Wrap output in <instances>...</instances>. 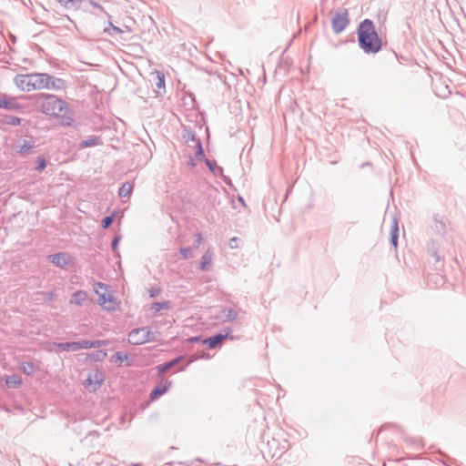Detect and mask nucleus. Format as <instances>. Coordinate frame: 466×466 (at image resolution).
<instances>
[{
  "mask_svg": "<svg viewBox=\"0 0 466 466\" xmlns=\"http://www.w3.org/2000/svg\"><path fill=\"white\" fill-rule=\"evenodd\" d=\"M358 42L360 47L366 54H376L382 47L381 39L375 29L374 23L370 19L361 21L357 28Z\"/></svg>",
  "mask_w": 466,
  "mask_h": 466,
  "instance_id": "nucleus-1",
  "label": "nucleus"
},
{
  "mask_svg": "<svg viewBox=\"0 0 466 466\" xmlns=\"http://www.w3.org/2000/svg\"><path fill=\"white\" fill-rule=\"evenodd\" d=\"M35 103L40 111L48 116H61L62 112L70 111L66 102L54 95L39 94Z\"/></svg>",
  "mask_w": 466,
  "mask_h": 466,
  "instance_id": "nucleus-2",
  "label": "nucleus"
},
{
  "mask_svg": "<svg viewBox=\"0 0 466 466\" xmlns=\"http://www.w3.org/2000/svg\"><path fill=\"white\" fill-rule=\"evenodd\" d=\"M46 78L44 73L16 75L14 78V83L20 90L30 92L32 90L44 88L46 82L44 83L43 79Z\"/></svg>",
  "mask_w": 466,
  "mask_h": 466,
  "instance_id": "nucleus-3",
  "label": "nucleus"
},
{
  "mask_svg": "<svg viewBox=\"0 0 466 466\" xmlns=\"http://www.w3.org/2000/svg\"><path fill=\"white\" fill-rule=\"evenodd\" d=\"M157 338L151 332L149 327L133 329L128 333V342L132 345H142L147 342L156 341Z\"/></svg>",
  "mask_w": 466,
  "mask_h": 466,
  "instance_id": "nucleus-4",
  "label": "nucleus"
},
{
  "mask_svg": "<svg viewBox=\"0 0 466 466\" xmlns=\"http://www.w3.org/2000/svg\"><path fill=\"white\" fill-rule=\"evenodd\" d=\"M108 286L102 282H96L94 285V290L98 295L99 304L106 310L115 309L114 297L107 292Z\"/></svg>",
  "mask_w": 466,
  "mask_h": 466,
  "instance_id": "nucleus-5",
  "label": "nucleus"
},
{
  "mask_svg": "<svg viewBox=\"0 0 466 466\" xmlns=\"http://www.w3.org/2000/svg\"><path fill=\"white\" fill-rule=\"evenodd\" d=\"M349 14L347 9L338 11L331 19L332 30L335 34L341 33L349 25Z\"/></svg>",
  "mask_w": 466,
  "mask_h": 466,
  "instance_id": "nucleus-6",
  "label": "nucleus"
},
{
  "mask_svg": "<svg viewBox=\"0 0 466 466\" xmlns=\"http://www.w3.org/2000/svg\"><path fill=\"white\" fill-rule=\"evenodd\" d=\"M223 332L217 333L211 337H208L207 339H204L202 340V344L207 345L208 349L213 350L218 348L221 345L222 341L226 339H233V337L230 335L231 329L230 328H225L223 329Z\"/></svg>",
  "mask_w": 466,
  "mask_h": 466,
  "instance_id": "nucleus-7",
  "label": "nucleus"
},
{
  "mask_svg": "<svg viewBox=\"0 0 466 466\" xmlns=\"http://www.w3.org/2000/svg\"><path fill=\"white\" fill-rule=\"evenodd\" d=\"M54 347L56 351H77L82 349H87V340L55 342Z\"/></svg>",
  "mask_w": 466,
  "mask_h": 466,
  "instance_id": "nucleus-8",
  "label": "nucleus"
},
{
  "mask_svg": "<svg viewBox=\"0 0 466 466\" xmlns=\"http://www.w3.org/2000/svg\"><path fill=\"white\" fill-rule=\"evenodd\" d=\"M47 258L54 265L63 269H66L68 265L73 263L72 257L65 252L51 254Z\"/></svg>",
  "mask_w": 466,
  "mask_h": 466,
  "instance_id": "nucleus-9",
  "label": "nucleus"
},
{
  "mask_svg": "<svg viewBox=\"0 0 466 466\" xmlns=\"http://www.w3.org/2000/svg\"><path fill=\"white\" fill-rule=\"evenodd\" d=\"M0 108L20 112L24 109V106L18 103L16 97L3 95L0 96Z\"/></svg>",
  "mask_w": 466,
  "mask_h": 466,
  "instance_id": "nucleus-10",
  "label": "nucleus"
},
{
  "mask_svg": "<svg viewBox=\"0 0 466 466\" xmlns=\"http://www.w3.org/2000/svg\"><path fill=\"white\" fill-rule=\"evenodd\" d=\"M44 75L46 77H47L46 79H43L44 83L46 82V85L44 86V88L61 90L66 86V82L63 79L52 76L45 73Z\"/></svg>",
  "mask_w": 466,
  "mask_h": 466,
  "instance_id": "nucleus-11",
  "label": "nucleus"
},
{
  "mask_svg": "<svg viewBox=\"0 0 466 466\" xmlns=\"http://www.w3.org/2000/svg\"><path fill=\"white\" fill-rule=\"evenodd\" d=\"M171 385L172 382L170 380H166L165 382H161L160 384L157 385L150 392V399L156 400L158 397L164 395L168 391Z\"/></svg>",
  "mask_w": 466,
  "mask_h": 466,
  "instance_id": "nucleus-12",
  "label": "nucleus"
},
{
  "mask_svg": "<svg viewBox=\"0 0 466 466\" xmlns=\"http://www.w3.org/2000/svg\"><path fill=\"white\" fill-rule=\"evenodd\" d=\"M183 360V356H178L170 361L159 364L157 366V373L158 375H163L167 370L175 367L177 364H178Z\"/></svg>",
  "mask_w": 466,
  "mask_h": 466,
  "instance_id": "nucleus-13",
  "label": "nucleus"
},
{
  "mask_svg": "<svg viewBox=\"0 0 466 466\" xmlns=\"http://www.w3.org/2000/svg\"><path fill=\"white\" fill-rule=\"evenodd\" d=\"M155 85L156 87L157 88V90L156 91V96H162L166 93V87L165 75L160 71H157V81Z\"/></svg>",
  "mask_w": 466,
  "mask_h": 466,
  "instance_id": "nucleus-14",
  "label": "nucleus"
},
{
  "mask_svg": "<svg viewBox=\"0 0 466 466\" xmlns=\"http://www.w3.org/2000/svg\"><path fill=\"white\" fill-rule=\"evenodd\" d=\"M398 239H399V225L396 218L393 219L391 227H390V244L397 248L398 247Z\"/></svg>",
  "mask_w": 466,
  "mask_h": 466,
  "instance_id": "nucleus-15",
  "label": "nucleus"
},
{
  "mask_svg": "<svg viewBox=\"0 0 466 466\" xmlns=\"http://www.w3.org/2000/svg\"><path fill=\"white\" fill-rule=\"evenodd\" d=\"M102 145V139L98 136H92L87 139L82 140L79 144L80 148H86L89 147H95Z\"/></svg>",
  "mask_w": 466,
  "mask_h": 466,
  "instance_id": "nucleus-16",
  "label": "nucleus"
},
{
  "mask_svg": "<svg viewBox=\"0 0 466 466\" xmlns=\"http://www.w3.org/2000/svg\"><path fill=\"white\" fill-rule=\"evenodd\" d=\"M87 299V293L84 290H77L73 293L70 303L81 306L83 302Z\"/></svg>",
  "mask_w": 466,
  "mask_h": 466,
  "instance_id": "nucleus-17",
  "label": "nucleus"
},
{
  "mask_svg": "<svg viewBox=\"0 0 466 466\" xmlns=\"http://www.w3.org/2000/svg\"><path fill=\"white\" fill-rule=\"evenodd\" d=\"M238 313L230 308H223L221 309V319L223 322L233 321L237 319Z\"/></svg>",
  "mask_w": 466,
  "mask_h": 466,
  "instance_id": "nucleus-18",
  "label": "nucleus"
},
{
  "mask_svg": "<svg viewBox=\"0 0 466 466\" xmlns=\"http://www.w3.org/2000/svg\"><path fill=\"white\" fill-rule=\"evenodd\" d=\"M86 382L88 384H94L93 386V389L92 390L93 391H96V390H98L101 385L103 384L104 382V377H103V374L100 373V372H96L95 375H94V380L89 376L86 380Z\"/></svg>",
  "mask_w": 466,
  "mask_h": 466,
  "instance_id": "nucleus-19",
  "label": "nucleus"
},
{
  "mask_svg": "<svg viewBox=\"0 0 466 466\" xmlns=\"http://www.w3.org/2000/svg\"><path fill=\"white\" fill-rule=\"evenodd\" d=\"M22 119L18 116H10V115H2L1 122L5 125H9L12 127H16L21 125Z\"/></svg>",
  "mask_w": 466,
  "mask_h": 466,
  "instance_id": "nucleus-20",
  "label": "nucleus"
},
{
  "mask_svg": "<svg viewBox=\"0 0 466 466\" xmlns=\"http://www.w3.org/2000/svg\"><path fill=\"white\" fill-rule=\"evenodd\" d=\"M35 147L34 142L24 140L22 146L17 150V153L22 157H26L30 154L31 149Z\"/></svg>",
  "mask_w": 466,
  "mask_h": 466,
  "instance_id": "nucleus-21",
  "label": "nucleus"
},
{
  "mask_svg": "<svg viewBox=\"0 0 466 466\" xmlns=\"http://www.w3.org/2000/svg\"><path fill=\"white\" fill-rule=\"evenodd\" d=\"M132 190H133V184L128 181H126L120 187V188L118 190V196L120 198L129 197L132 193Z\"/></svg>",
  "mask_w": 466,
  "mask_h": 466,
  "instance_id": "nucleus-22",
  "label": "nucleus"
},
{
  "mask_svg": "<svg viewBox=\"0 0 466 466\" xmlns=\"http://www.w3.org/2000/svg\"><path fill=\"white\" fill-rule=\"evenodd\" d=\"M106 357V352L102 350H96L87 354L86 359H89L91 361L98 362L103 361Z\"/></svg>",
  "mask_w": 466,
  "mask_h": 466,
  "instance_id": "nucleus-23",
  "label": "nucleus"
},
{
  "mask_svg": "<svg viewBox=\"0 0 466 466\" xmlns=\"http://www.w3.org/2000/svg\"><path fill=\"white\" fill-rule=\"evenodd\" d=\"M205 163L206 165L208 166V169L216 176H220L222 175V172H223V168L217 165V163L213 160H210V159H208L206 158L205 159Z\"/></svg>",
  "mask_w": 466,
  "mask_h": 466,
  "instance_id": "nucleus-24",
  "label": "nucleus"
},
{
  "mask_svg": "<svg viewBox=\"0 0 466 466\" xmlns=\"http://www.w3.org/2000/svg\"><path fill=\"white\" fill-rule=\"evenodd\" d=\"M171 308V302L169 300L162 302H154L151 304L150 309L155 312H158L161 309H169Z\"/></svg>",
  "mask_w": 466,
  "mask_h": 466,
  "instance_id": "nucleus-25",
  "label": "nucleus"
},
{
  "mask_svg": "<svg viewBox=\"0 0 466 466\" xmlns=\"http://www.w3.org/2000/svg\"><path fill=\"white\" fill-rule=\"evenodd\" d=\"M435 232L440 235H444L446 232V225L442 220H439L436 218H434V225L432 226Z\"/></svg>",
  "mask_w": 466,
  "mask_h": 466,
  "instance_id": "nucleus-26",
  "label": "nucleus"
},
{
  "mask_svg": "<svg viewBox=\"0 0 466 466\" xmlns=\"http://www.w3.org/2000/svg\"><path fill=\"white\" fill-rule=\"evenodd\" d=\"M68 112H62L61 116H56V117L61 118V125L66 127H70L74 123V119L71 116L67 115Z\"/></svg>",
  "mask_w": 466,
  "mask_h": 466,
  "instance_id": "nucleus-27",
  "label": "nucleus"
},
{
  "mask_svg": "<svg viewBox=\"0 0 466 466\" xmlns=\"http://www.w3.org/2000/svg\"><path fill=\"white\" fill-rule=\"evenodd\" d=\"M211 259H212V256H211V254H209L208 252H206V253L202 256L201 263H200V268H201L202 270H207V269H208L209 265H210V263H211Z\"/></svg>",
  "mask_w": 466,
  "mask_h": 466,
  "instance_id": "nucleus-28",
  "label": "nucleus"
},
{
  "mask_svg": "<svg viewBox=\"0 0 466 466\" xmlns=\"http://www.w3.org/2000/svg\"><path fill=\"white\" fill-rule=\"evenodd\" d=\"M35 169L36 171H43L46 167V160L43 155L36 157Z\"/></svg>",
  "mask_w": 466,
  "mask_h": 466,
  "instance_id": "nucleus-29",
  "label": "nucleus"
},
{
  "mask_svg": "<svg viewBox=\"0 0 466 466\" xmlns=\"http://www.w3.org/2000/svg\"><path fill=\"white\" fill-rule=\"evenodd\" d=\"M107 344H108V340H106V339L87 340V349L100 348V347L106 346Z\"/></svg>",
  "mask_w": 466,
  "mask_h": 466,
  "instance_id": "nucleus-30",
  "label": "nucleus"
},
{
  "mask_svg": "<svg viewBox=\"0 0 466 466\" xmlns=\"http://www.w3.org/2000/svg\"><path fill=\"white\" fill-rule=\"evenodd\" d=\"M21 369L26 375H31L35 371V366L32 362H23Z\"/></svg>",
  "mask_w": 466,
  "mask_h": 466,
  "instance_id": "nucleus-31",
  "label": "nucleus"
},
{
  "mask_svg": "<svg viewBox=\"0 0 466 466\" xmlns=\"http://www.w3.org/2000/svg\"><path fill=\"white\" fill-rule=\"evenodd\" d=\"M219 195V192L217 188L215 187H210L208 189V196L210 198H213V202H212V205L215 206L216 204H219L220 201L219 200H217V198L218 196Z\"/></svg>",
  "mask_w": 466,
  "mask_h": 466,
  "instance_id": "nucleus-32",
  "label": "nucleus"
},
{
  "mask_svg": "<svg viewBox=\"0 0 466 466\" xmlns=\"http://www.w3.org/2000/svg\"><path fill=\"white\" fill-rule=\"evenodd\" d=\"M66 1L68 4L66 6V8L78 10L81 7V4H82L83 0H66Z\"/></svg>",
  "mask_w": 466,
  "mask_h": 466,
  "instance_id": "nucleus-33",
  "label": "nucleus"
},
{
  "mask_svg": "<svg viewBox=\"0 0 466 466\" xmlns=\"http://www.w3.org/2000/svg\"><path fill=\"white\" fill-rule=\"evenodd\" d=\"M114 215L106 216L101 221V227L103 228H108L114 222Z\"/></svg>",
  "mask_w": 466,
  "mask_h": 466,
  "instance_id": "nucleus-34",
  "label": "nucleus"
},
{
  "mask_svg": "<svg viewBox=\"0 0 466 466\" xmlns=\"http://www.w3.org/2000/svg\"><path fill=\"white\" fill-rule=\"evenodd\" d=\"M196 146H197L196 157L198 160H201L205 157V153H204V149H203L201 141L198 140Z\"/></svg>",
  "mask_w": 466,
  "mask_h": 466,
  "instance_id": "nucleus-35",
  "label": "nucleus"
},
{
  "mask_svg": "<svg viewBox=\"0 0 466 466\" xmlns=\"http://www.w3.org/2000/svg\"><path fill=\"white\" fill-rule=\"evenodd\" d=\"M105 32H108L109 35H115L117 34H121L122 30L119 27L114 25L111 22H109V28H105Z\"/></svg>",
  "mask_w": 466,
  "mask_h": 466,
  "instance_id": "nucleus-36",
  "label": "nucleus"
},
{
  "mask_svg": "<svg viewBox=\"0 0 466 466\" xmlns=\"http://www.w3.org/2000/svg\"><path fill=\"white\" fill-rule=\"evenodd\" d=\"M127 359H128V355L127 353H123L121 351H117V352H116L115 355L112 356V360H116L120 362H123V361L127 360Z\"/></svg>",
  "mask_w": 466,
  "mask_h": 466,
  "instance_id": "nucleus-37",
  "label": "nucleus"
},
{
  "mask_svg": "<svg viewBox=\"0 0 466 466\" xmlns=\"http://www.w3.org/2000/svg\"><path fill=\"white\" fill-rule=\"evenodd\" d=\"M180 253H181L183 258L187 259V258H189L192 257L193 251H192L191 248L187 247V248H181Z\"/></svg>",
  "mask_w": 466,
  "mask_h": 466,
  "instance_id": "nucleus-38",
  "label": "nucleus"
},
{
  "mask_svg": "<svg viewBox=\"0 0 466 466\" xmlns=\"http://www.w3.org/2000/svg\"><path fill=\"white\" fill-rule=\"evenodd\" d=\"M184 137L187 138V141H193L197 144V141L199 140L197 138L195 132H187V136L184 135Z\"/></svg>",
  "mask_w": 466,
  "mask_h": 466,
  "instance_id": "nucleus-39",
  "label": "nucleus"
},
{
  "mask_svg": "<svg viewBox=\"0 0 466 466\" xmlns=\"http://www.w3.org/2000/svg\"><path fill=\"white\" fill-rule=\"evenodd\" d=\"M121 239V237L120 236H115L112 239V242H111V248L115 251L116 250L117 247H118V244H119V241Z\"/></svg>",
  "mask_w": 466,
  "mask_h": 466,
  "instance_id": "nucleus-40",
  "label": "nucleus"
},
{
  "mask_svg": "<svg viewBox=\"0 0 466 466\" xmlns=\"http://www.w3.org/2000/svg\"><path fill=\"white\" fill-rule=\"evenodd\" d=\"M161 292L160 288L155 287L149 289V296L150 298H155L158 296Z\"/></svg>",
  "mask_w": 466,
  "mask_h": 466,
  "instance_id": "nucleus-41",
  "label": "nucleus"
},
{
  "mask_svg": "<svg viewBox=\"0 0 466 466\" xmlns=\"http://www.w3.org/2000/svg\"><path fill=\"white\" fill-rule=\"evenodd\" d=\"M204 339L201 337V336H195V337H191L188 339V341L190 343H198V342H201L202 343V340Z\"/></svg>",
  "mask_w": 466,
  "mask_h": 466,
  "instance_id": "nucleus-42",
  "label": "nucleus"
},
{
  "mask_svg": "<svg viewBox=\"0 0 466 466\" xmlns=\"http://www.w3.org/2000/svg\"><path fill=\"white\" fill-rule=\"evenodd\" d=\"M221 178L223 179V181L228 185V186H232V181L231 179L228 177V176H225L223 173L222 175H220Z\"/></svg>",
  "mask_w": 466,
  "mask_h": 466,
  "instance_id": "nucleus-43",
  "label": "nucleus"
},
{
  "mask_svg": "<svg viewBox=\"0 0 466 466\" xmlns=\"http://www.w3.org/2000/svg\"><path fill=\"white\" fill-rule=\"evenodd\" d=\"M238 238L237 237H234V238H230V240H229V246H230V248H237V246H236L235 244H236V242H238Z\"/></svg>",
  "mask_w": 466,
  "mask_h": 466,
  "instance_id": "nucleus-44",
  "label": "nucleus"
},
{
  "mask_svg": "<svg viewBox=\"0 0 466 466\" xmlns=\"http://www.w3.org/2000/svg\"><path fill=\"white\" fill-rule=\"evenodd\" d=\"M195 238H196V243H197V245H199V244L202 242V240H203V238H202L201 233H198V234H196V235H195Z\"/></svg>",
  "mask_w": 466,
  "mask_h": 466,
  "instance_id": "nucleus-45",
  "label": "nucleus"
},
{
  "mask_svg": "<svg viewBox=\"0 0 466 466\" xmlns=\"http://www.w3.org/2000/svg\"><path fill=\"white\" fill-rule=\"evenodd\" d=\"M89 3H90V5H92L93 6H95V7H96V8L100 9L101 11H103V7H102L99 4L96 3L95 1L90 0V1H89Z\"/></svg>",
  "mask_w": 466,
  "mask_h": 466,
  "instance_id": "nucleus-46",
  "label": "nucleus"
},
{
  "mask_svg": "<svg viewBox=\"0 0 466 466\" xmlns=\"http://www.w3.org/2000/svg\"><path fill=\"white\" fill-rule=\"evenodd\" d=\"M431 256L435 258V260L438 262L440 261L441 258L440 256L437 254V252H432L431 253Z\"/></svg>",
  "mask_w": 466,
  "mask_h": 466,
  "instance_id": "nucleus-47",
  "label": "nucleus"
},
{
  "mask_svg": "<svg viewBox=\"0 0 466 466\" xmlns=\"http://www.w3.org/2000/svg\"><path fill=\"white\" fill-rule=\"evenodd\" d=\"M58 2H59L60 4H62L65 7H66V6L67 5V4H68L66 0H58Z\"/></svg>",
  "mask_w": 466,
  "mask_h": 466,
  "instance_id": "nucleus-48",
  "label": "nucleus"
},
{
  "mask_svg": "<svg viewBox=\"0 0 466 466\" xmlns=\"http://www.w3.org/2000/svg\"><path fill=\"white\" fill-rule=\"evenodd\" d=\"M20 383H21L20 380H15V387L20 385Z\"/></svg>",
  "mask_w": 466,
  "mask_h": 466,
  "instance_id": "nucleus-49",
  "label": "nucleus"
},
{
  "mask_svg": "<svg viewBox=\"0 0 466 466\" xmlns=\"http://www.w3.org/2000/svg\"><path fill=\"white\" fill-rule=\"evenodd\" d=\"M238 200H239V202H241L242 204H244V199H243L241 197H239V198H238Z\"/></svg>",
  "mask_w": 466,
  "mask_h": 466,
  "instance_id": "nucleus-50",
  "label": "nucleus"
},
{
  "mask_svg": "<svg viewBox=\"0 0 466 466\" xmlns=\"http://www.w3.org/2000/svg\"><path fill=\"white\" fill-rule=\"evenodd\" d=\"M406 441L411 442V439H406Z\"/></svg>",
  "mask_w": 466,
  "mask_h": 466,
  "instance_id": "nucleus-51",
  "label": "nucleus"
},
{
  "mask_svg": "<svg viewBox=\"0 0 466 466\" xmlns=\"http://www.w3.org/2000/svg\"><path fill=\"white\" fill-rule=\"evenodd\" d=\"M132 466H138V465H137V464H134V465H132Z\"/></svg>",
  "mask_w": 466,
  "mask_h": 466,
  "instance_id": "nucleus-52",
  "label": "nucleus"
}]
</instances>
